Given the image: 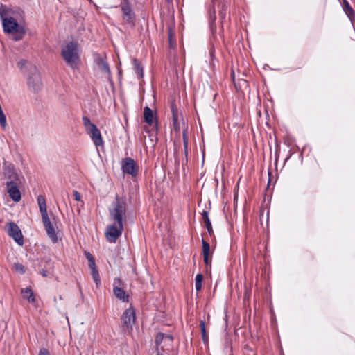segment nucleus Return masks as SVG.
<instances>
[{
    "instance_id": "9d476101",
    "label": "nucleus",
    "mask_w": 355,
    "mask_h": 355,
    "mask_svg": "<svg viewBox=\"0 0 355 355\" xmlns=\"http://www.w3.org/2000/svg\"><path fill=\"white\" fill-rule=\"evenodd\" d=\"M121 169L124 173L136 177L138 174L139 168L135 160L130 157H126L121 161Z\"/></svg>"
},
{
    "instance_id": "f03ea898",
    "label": "nucleus",
    "mask_w": 355,
    "mask_h": 355,
    "mask_svg": "<svg viewBox=\"0 0 355 355\" xmlns=\"http://www.w3.org/2000/svg\"><path fill=\"white\" fill-rule=\"evenodd\" d=\"M40 211L41 213L42 220L45 230L49 239L53 243H56L58 241L57 232L51 224L48 216L46 199L42 195H39L37 198Z\"/></svg>"
},
{
    "instance_id": "412c9836",
    "label": "nucleus",
    "mask_w": 355,
    "mask_h": 355,
    "mask_svg": "<svg viewBox=\"0 0 355 355\" xmlns=\"http://www.w3.org/2000/svg\"><path fill=\"white\" fill-rule=\"evenodd\" d=\"M21 293L23 295V297L27 299L29 302H34L35 301L33 292L31 288H23L21 289Z\"/></svg>"
},
{
    "instance_id": "6e6552de",
    "label": "nucleus",
    "mask_w": 355,
    "mask_h": 355,
    "mask_svg": "<svg viewBox=\"0 0 355 355\" xmlns=\"http://www.w3.org/2000/svg\"><path fill=\"white\" fill-rule=\"evenodd\" d=\"M121 320L122 322L123 329L128 332L132 331V327L136 320L135 309L130 306L125 309L121 317Z\"/></svg>"
},
{
    "instance_id": "39448f33",
    "label": "nucleus",
    "mask_w": 355,
    "mask_h": 355,
    "mask_svg": "<svg viewBox=\"0 0 355 355\" xmlns=\"http://www.w3.org/2000/svg\"><path fill=\"white\" fill-rule=\"evenodd\" d=\"M26 76V83L29 90L33 93H37L42 88V82L40 73L35 65L28 67Z\"/></svg>"
},
{
    "instance_id": "4be33fe9",
    "label": "nucleus",
    "mask_w": 355,
    "mask_h": 355,
    "mask_svg": "<svg viewBox=\"0 0 355 355\" xmlns=\"http://www.w3.org/2000/svg\"><path fill=\"white\" fill-rule=\"evenodd\" d=\"M31 64H28L26 60H21L17 62V67L20 69L21 72L26 75L28 73V67Z\"/></svg>"
},
{
    "instance_id": "9b49d317",
    "label": "nucleus",
    "mask_w": 355,
    "mask_h": 355,
    "mask_svg": "<svg viewBox=\"0 0 355 355\" xmlns=\"http://www.w3.org/2000/svg\"><path fill=\"white\" fill-rule=\"evenodd\" d=\"M173 340V338L171 335L159 332L155 337V345L157 346V355H162V354H161L160 352L159 351V347H161V349L164 350V346L161 345L162 342H164L165 345H171Z\"/></svg>"
},
{
    "instance_id": "f704fd0d",
    "label": "nucleus",
    "mask_w": 355,
    "mask_h": 355,
    "mask_svg": "<svg viewBox=\"0 0 355 355\" xmlns=\"http://www.w3.org/2000/svg\"><path fill=\"white\" fill-rule=\"evenodd\" d=\"M168 39H169V44H173L175 43V41H173V35H172L171 31H169Z\"/></svg>"
},
{
    "instance_id": "f3484780",
    "label": "nucleus",
    "mask_w": 355,
    "mask_h": 355,
    "mask_svg": "<svg viewBox=\"0 0 355 355\" xmlns=\"http://www.w3.org/2000/svg\"><path fill=\"white\" fill-rule=\"evenodd\" d=\"M113 293L116 297L119 300L123 302H128L129 296L123 288L119 287H114L113 288Z\"/></svg>"
},
{
    "instance_id": "2f4dec72",
    "label": "nucleus",
    "mask_w": 355,
    "mask_h": 355,
    "mask_svg": "<svg viewBox=\"0 0 355 355\" xmlns=\"http://www.w3.org/2000/svg\"><path fill=\"white\" fill-rule=\"evenodd\" d=\"M73 195L74 199L76 201H80L81 200V196L77 191H73Z\"/></svg>"
},
{
    "instance_id": "7c9ffc66",
    "label": "nucleus",
    "mask_w": 355,
    "mask_h": 355,
    "mask_svg": "<svg viewBox=\"0 0 355 355\" xmlns=\"http://www.w3.org/2000/svg\"><path fill=\"white\" fill-rule=\"evenodd\" d=\"M172 112H173V123H175V121H178V113L175 111L174 108H172Z\"/></svg>"
},
{
    "instance_id": "bb28decb",
    "label": "nucleus",
    "mask_w": 355,
    "mask_h": 355,
    "mask_svg": "<svg viewBox=\"0 0 355 355\" xmlns=\"http://www.w3.org/2000/svg\"><path fill=\"white\" fill-rule=\"evenodd\" d=\"M200 328L201 331L202 338L204 342L207 339L205 323L203 320H201L200 322Z\"/></svg>"
},
{
    "instance_id": "ddd939ff",
    "label": "nucleus",
    "mask_w": 355,
    "mask_h": 355,
    "mask_svg": "<svg viewBox=\"0 0 355 355\" xmlns=\"http://www.w3.org/2000/svg\"><path fill=\"white\" fill-rule=\"evenodd\" d=\"M121 10L123 13V19L127 22L133 24L135 14L128 2L124 1L121 3Z\"/></svg>"
},
{
    "instance_id": "a878e982",
    "label": "nucleus",
    "mask_w": 355,
    "mask_h": 355,
    "mask_svg": "<svg viewBox=\"0 0 355 355\" xmlns=\"http://www.w3.org/2000/svg\"><path fill=\"white\" fill-rule=\"evenodd\" d=\"M91 272H92L91 273H92V276L94 281L95 282L96 286H98L101 283V279H100V276H99L98 270L97 269L92 270H91Z\"/></svg>"
},
{
    "instance_id": "20e7f679",
    "label": "nucleus",
    "mask_w": 355,
    "mask_h": 355,
    "mask_svg": "<svg viewBox=\"0 0 355 355\" xmlns=\"http://www.w3.org/2000/svg\"><path fill=\"white\" fill-rule=\"evenodd\" d=\"M2 24L3 31L9 34L15 41L22 39L25 35V28L19 24L16 19L12 17L3 19Z\"/></svg>"
},
{
    "instance_id": "7ed1b4c3",
    "label": "nucleus",
    "mask_w": 355,
    "mask_h": 355,
    "mask_svg": "<svg viewBox=\"0 0 355 355\" xmlns=\"http://www.w3.org/2000/svg\"><path fill=\"white\" fill-rule=\"evenodd\" d=\"M109 214L111 220L116 223H123L126 215L125 200L116 195L114 201H113L111 207L109 209Z\"/></svg>"
},
{
    "instance_id": "4c0bfd02",
    "label": "nucleus",
    "mask_w": 355,
    "mask_h": 355,
    "mask_svg": "<svg viewBox=\"0 0 355 355\" xmlns=\"http://www.w3.org/2000/svg\"><path fill=\"white\" fill-rule=\"evenodd\" d=\"M213 53H214V50L211 49L210 50V54H211V56L213 55Z\"/></svg>"
},
{
    "instance_id": "e433bc0d",
    "label": "nucleus",
    "mask_w": 355,
    "mask_h": 355,
    "mask_svg": "<svg viewBox=\"0 0 355 355\" xmlns=\"http://www.w3.org/2000/svg\"><path fill=\"white\" fill-rule=\"evenodd\" d=\"M173 125H174V128H175V130H180V127H179V125H178V121H175V123H173Z\"/></svg>"
},
{
    "instance_id": "0eeeda50",
    "label": "nucleus",
    "mask_w": 355,
    "mask_h": 355,
    "mask_svg": "<svg viewBox=\"0 0 355 355\" xmlns=\"http://www.w3.org/2000/svg\"><path fill=\"white\" fill-rule=\"evenodd\" d=\"M123 231V223H114L108 225L105 232V236L109 243H116Z\"/></svg>"
},
{
    "instance_id": "c9c22d12",
    "label": "nucleus",
    "mask_w": 355,
    "mask_h": 355,
    "mask_svg": "<svg viewBox=\"0 0 355 355\" xmlns=\"http://www.w3.org/2000/svg\"><path fill=\"white\" fill-rule=\"evenodd\" d=\"M40 274L43 277H47L49 275V271L46 270H42L40 271Z\"/></svg>"
},
{
    "instance_id": "c756f323",
    "label": "nucleus",
    "mask_w": 355,
    "mask_h": 355,
    "mask_svg": "<svg viewBox=\"0 0 355 355\" xmlns=\"http://www.w3.org/2000/svg\"><path fill=\"white\" fill-rule=\"evenodd\" d=\"M38 355H51V354H50L49 351L47 349L43 347V348L40 349Z\"/></svg>"
},
{
    "instance_id": "cd10ccee",
    "label": "nucleus",
    "mask_w": 355,
    "mask_h": 355,
    "mask_svg": "<svg viewBox=\"0 0 355 355\" xmlns=\"http://www.w3.org/2000/svg\"><path fill=\"white\" fill-rule=\"evenodd\" d=\"M183 143H184V155L186 158V161H187V156H188V138L186 135V134L183 133Z\"/></svg>"
},
{
    "instance_id": "c85d7f7f",
    "label": "nucleus",
    "mask_w": 355,
    "mask_h": 355,
    "mask_svg": "<svg viewBox=\"0 0 355 355\" xmlns=\"http://www.w3.org/2000/svg\"><path fill=\"white\" fill-rule=\"evenodd\" d=\"M201 214H202V220H203L205 225H209V223H211V221L209 218L208 212L207 211H203Z\"/></svg>"
},
{
    "instance_id": "2eb2a0df",
    "label": "nucleus",
    "mask_w": 355,
    "mask_h": 355,
    "mask_svg": "<svg viewBox=\"0 0 355 355\" xmlns=\"http://www.w3.org/2000/svg\"><path fill=\"white\" fill-rule=\"evenodd\" d=\"M202 256L205 264L208 266L211 264V259L210 257V245L209 243L205 241L204 239L202 240Z\"/></svg>"
},
{
    "instance_id": "1a4fd4ad",
    "label": "nucleus",
    "mask_w": 355,
    "mask_h": 355,
    "mask_svg": "<svg viewBox=\"0 0 355 355\" xmlns=\"http://www.w3.org/2000/svg\"><path fill=\"white\" fill-rule=\"evenodd\" d=\"M7 233L19 245H24V237L19 226L13 222L8 223Z\"/></svg>"
},
{
    "instance_id": "6ab92c4d",
    "label": "nucleus",
    "mask_w": 355,
    "mask_h": 355,
    "mask_svg": "<svg viewBox=\"0 0 355 355\" xmlns=\"http://www.w3.org/2000/svg\"><path fill=\"white\" fill-rule=\"evenodd\" d=\"M3 174L6 178L10 180L15 182L16 180V174L14 171V168L12 166H6L3 167Z\"/></svg>"
},
{
    "instance_id": "a211bd4d",
    "label": "nucleus",
    "mask_w": 355,
    "mask_h": 355,
    "mask_svg": "<svg viewBox=\"0 0 355 355\" xmlns=\"http://www.w3.org/2000/svg\"><path fill=\"white\" fill-rule=\"evenodd\" d=\"M133 69L139 79L144 77V69L141 62L137 59H132Z\"/></svg>"
},
{
    "instance_id": "72a5a7b5",
    "label": "nucleus",
    "mask_w": 355,
    "mask_h": 355,
    "mask_svg": "<svg viewBox=\"0 0 355 355\" xmlns=\"http://www.w3.org/2000/svg\"><path fill=\"white\" fill-rule=\"evenodd\" d=\"M209 234L211 235L212 233H213V229H212V226H211V224L209 223V225H205Z\"/></svg>"
},
{
    "instance_id": "dca6fc26",
    "label": "nucleus",
    "mask_w": 355,
    "mask_h": 355,
    "mask_svg": "<svg viewBox=\"0 0 355 355\" xmlns=\"http://www.w3.org/2000/svg\"><path fill=\"white\" fill-rule=\"evenodd\" d=\"M144 118L145 122L149 125H153L154 123L157 126V121H154V114L153 110L148 106L145 107L144 109Z\"/></svg>"
},
{
    "instance_id": "473e14b6",
    "label": "nucleus",
    "mask_w": 355,
    "mask_h": 355,
    "mask_svg": "<svg viewBox=\"0 0 355 355\" xmlns=\"http://www.w3.org/2000/svg\"><path fill=\"white\" fill-rule=\"evenodd\" d=\"M16 269L21 271L22 272H25L24 267L23 265L17 263L15 265Z\"/></svg>"
},
{
    "instance_id": "aec40b11",
    "label": "nucleus",
    "mask_w": 355,
    "mask_h": 355,
    "mask_svg": "<svg viewBox=\"0 0 355 355\" xmlns=\"http://www.w3.org/2000/svg\"><path fill=\"white\" fill-rule=\"evenodd\" d=\"M343 10L351 21L355 18V12L347 0H343Z\"/></svg>"
},
{
    "instance_id": "f8f14e48",
    "label": "nucleus",
    "mask_w": 355,
    "mask_h": 355,
    "mask_svg": "<svg viewBox=\"0 0 355 355\" xmlns=\"http://www.w3.org/2000/svg\"><path fill=\"white\" fill-rule=\"evenodd\" d=\"M6 187L9 196L12 200L16 202L20 201L21 196L17 183L12 180L8 181L6 182Z\"/></svg>"
},
{
    "instance_id": "58836bf2",
    "label": "nucleus",
    "mask_w": 355,
    "mask_h": 355,
    "mask_svg": "<svg viewBox=\"0 0 355 355\" xmlns=\"http://www.w3.org/2000/svg\"><path fill=\"white\" fill-rule=\"evenodd\" d=\"M220 15H221V17H224V15H223V12H220Z\"/></svg>"
},
{
    "instance_id": "393cba45",
    "label": "nucleus",
    "mask_w": 355,
    "mask_h": 355,
    "mask_svg": "<svg viewBox=\"0 0 355 355\" xmlns=\"http://www.w3.org/2000/svg\"><path fill=\"white\" fill-rule=\"evenodd\" d=\"M8 12H9V10L6 6L1 5L0 6V17L2 19V21L3 20V19L10 17H8Z\"/></svg>"
},
{
    "instance_id": "4468645a",
    "label": "nucleus",
    "mask_w": 355,
    "mask_h": 355,
    "mask_svg": "<svg viewBox=\"0 0 355 355\" xmlns=\"http://www.w3.org/2000/svg\"><path fill=\"white\" fill-rule=\"evenodd\" d=\"M94 62L102 72L105 73L108 76H110L111 71L110 69V67L104 57L100 55H97L95 56Z\"/></svg>"
},
{
    "instance_id": "f257e3e1",
    "label": "nucleus",
    "mask_w": 355,
    "mask_h": 355,
    "mask_svg": "<svg viewBox=\"0 0 355 355\" xmlns=\"http://www.w3.org/2000/svg\"><path fill=\"white\" fill-rule=\"evenodd\" d=\"M61 56L72 70H78L81 64V50L78 46H63Z\"/></svg>"
},
{
    "instance_id": "b1692460",
    "label": "nucleus",
    "mask_w": 355,
    "mask_h": 355,
    "mask_svg": "<svg viewBox=\"0 0 355 355\" xmlns=\"http://www.w3.org/2000/svg\"><path fill=\"white\" fill-rule=\"evenodd\" d=\"M203 275L201 273L198 274L195 278V288L197 291H200L202 288V282Z\"/></svg>"
},
{
    "instance_id": "423d86ee",
    "label": "nucleus",
    "mask_w": 355,
    "mask_h": 355,
    "mask_svg": "<svg viewBox=\"0 0 355 355\" xmlns=\"http://www.w3.org/2000/svg\"><path fill=\"white\" fill-rule=\"evenodd\" d=\"M83 123L85 128L86 132L90 135V137L94 145L98 147L103 145V139L100 130L96 125L91 122L87 116L83 117Z\"/></svg>"
},
{
    "instance_id": "5701e85b",
    "label": "nucleus",
    "mask_w": 355,
    "mask_h": 355,
    "mask_svg": "<svg viewBox=\"0 0 355 355\" xmlns=\"http://www.w3.org/2000/svg\"><path fill=\"white\" fill-rule=\"evenodd\" d=\"M85 257L89 262V268L91 270L97 269L94 257L87 252H85Z\"/></svg>"
}]
</instances>
